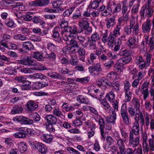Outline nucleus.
<instances>
[{
	"instance_id": "26",
	"label": "nucleus",
	"mask_w": 154,
	"mask_h": 154,
	"mask_svg": "<svg viewBox=\"0 0 154 154\" xmlns=\"http://www.w3.org/2000/svg\"><path fill=\"white\" fill-rule=\"evenodd\" d=\"M136 39L135 37L130 38L127 41V44L131 49H133L135 48V42Z\"/></svg>"
},
{
	"instance_id": "48",
	"label": "nucleus",
	"mask_w": 154,
	"mask_h": 154,
	"mask_svg": "<svg viewBox=\"0 0 154 154\" xmlns=\"http://www.w3.org/2000/svg\"><path fill=\"white\" fill-rule=\"evenodd\" d=\"M60 31V29L59 27H55L53 31V34L52 36L53 37L57 38L60 36V34L59 31Z\"/></svg>"
},
{
	"instance_id": "10",
	"label": "nucleus",
	"mask_w": 154,
	"mask_h": 154,
	"mask_svg": "<svg viewBox=\"0 0 154 154\" xmlns=\"http://www.w3.org/2000/svg\"><path fill=\"white\" fill-rule=\"evenodd\" d=\"M34 147L41 153L45 154L47 152V148L43 144L38 143L34 144Z\"/></svg>"
},
{
	"instance_id": "19",
	"label": "nucleus",
	"mask_w": 154,
	"mask_h": 154,
	"mask_svg": "<svg viewBox=\"0 0 154 154\" xmlns=\"http://www.w3.org/2000/svg\"><path fill=\"white\" fill-rule=\"evenodd\" d=\"M112 6V5H110L109 4H108L104 11L101 13V16L106 17L109 15L110 13L112 12L111 8Z\"/></svg>"
},
{
	"instance_id": "64",
	"label": "nucleus",
	"mask_w": 154,
	"mask_h": 154,
	"mask_svg": "<svg viewBox=\"0 0 154 154\" xmlns=\"http://www.w3.org/2000/svg\"><path fill=\"white\" fill-rule=\"evenodd\" d=\"M132 101L134 107L135 108H139L140 106V103L139 100L136 97H134Z\"/></svg>"
},
{
	"instance_id": "50",
	"label": "nucleus",
	"mask_w": 154,
	"mask_h": 154,
	"mask_svg": "<svg viewBox=\"0 0 154 154\" xmlns=\"http://www.w3.org/2000/svg\"><path fill=\"white\" fill-rule=\"evenodd\" d=\"M5 23L6 25L9 27H12L14 25V22L12 19H6Z\"/></svg>"
},
{
	"instance_id": "40",
	"label": "nucleus",
	"mask_w": 154,
	"mask_h": 154,
	"mask_svg": "<svg viewBox=\"0 0 154 154\" xmlns=\"http://www.w3.org/2000/svg\"><path fill=\"white\" fill-rule=\"evenodd\" d=\"M88 42L89 43V47L90 49L94 50L96 49V42H97L89 38Z\"/></svg>"
},
{
	"instance_id": "37",
	"label": "nucleus",
	"mask_w": 154,
	"mask_h": 154,
	"mask_svg": "<svg viewBox=\"0 0 154 154\" xmlns=\"http://www.w3.org/2000/svg\"><path fill=\"white\" fill-rule=\"evenodd\" d=\"M103 105L102 107L107 111H110L111 109V106L107 102V101L105 100H103L102 102Z\"/></svg>"
},
{
	"instance_id": "2",
	"label": "nucleus",
	"mask_w": 154,
	"mask_h": 154,
	"mask_svg": "<svg viewBox=\"0 0 154 154\" xmlns=\"http://www.w3.org/2000/svg\"><path fill=\"white\" fill-rule=\"evenodd\" d=\"M14 122H17L24 125H34V122L32 119L23 116H17L13 119Z\"/></svg>"
},
{
	"instance_id": "52",
	"label": "nucleus",
	"mask_w": 154,
	"mask_h": 154,
	"mask_svg": "<svg viewBox=\"0 0 154 154\" xmlns=\"http://www.w3.org/2000/svg\"><path fill=\"white\" fill-rule=\"evenodd\" d=\"M131 85L128 81H127L124 84V91L125 92H130Z\"/></svg>"
},
{
	"instance_id": "60",
	"label": "nucleus",
	"mask_w": 154,
	"mask_h": 154,
	"mask_svg": "<svg viewBox=\"0 0 154 154\" xmlns=\"http://www.w3.org/2000/svg\"><path fill=\"white\" fill-rule=\"evenodd\" d=\"M120 131L122 136L123 138L122 140H124V141H125L128 137L127 133H126L125 130L122 128L120 129Z\"/></svg>"
},
{
	"instance_id": "30",
	"label": "nucleus",
	"mask_w": 154,
	"mask_h": 154,
	"mask_svg": "<svg viewBox=\"0 0 154 154\" xmlns=\"http://www.w3.org/2000/svg\"><path fill=\"white\" fill-rule=\"evenodd\" d=\"M123 120V123L126 125L128 126L130 123L129 118L127 113L121 115Z\"/></svg>"
},
{
	"instance_id": "13",
	"label": "nucleus",
	"mask_w": 154,
	"mask_h": 154,
	"mask_svg": "<svg viewBox=\"0 0 154 154\" xmlns=\"http://www.w3.org/2000/svg\"><path fill=\"white\" fill-rule=\"evenodd\" d=\"M116 17L115 15H112L106 20V27L107 28L109 29L116 24Z\"/></svg>"
},
{
	"instance_id": "51",
	"label": "nucleus",
	"mask_w": 154,
	"mask_h": 154,
	"mask_svg": "<svg viewBox=\"0 0 154 154\" xmlns=\"http://www.w3.org/2000/svg\"><path fill=\"white\" fill-rule=\"evenodd\" d=\"M69 63L73 66L77 65L78 63L77 59L75 56H72L71 57L69 60Z\"/></svg>"
},
{
	"instance_id": "1",
	"label": "nucleus",
	"mask_w": 154,
	"mask_h": 154,
	"mask_svg": "<svg viewBox=\"0 0 154 154\" xmlns=\"http://www.w3.org/2000/svg\"><path fill=\"white\" fill-rule=\"evenodd\" d=\"M17 63L29 66H36L38 65L36 60H34L31 57L29 56L26 57L22 60H18Z\"/></svg>"
},
{
	"instance_id": "38",
	"label": "nucleus",
	"mask_w": 154,
	"mask_h": 154,
	"mask_svg": "<svg viewBox=\"0 0 154 154\" xmlns=\"http://www.w3.org/2000/svg\"><path fill=\"white\" fill-rule=\"evenodd\" d=\"M131 60V57L130 55L121 58L120 61L124 65L129 63Z\"/></svg>"
},
{
	"instance_id": "27",
	"label": "nucleus",
	"mask_w": 154,
	"mask_h": 154,
	"mask_svg": "<svg viewBox=\"0 0 154 154\" xmlns=\"http://www.w3.org/2000/svg\"><path fill=\"white\" fill-rule=\"evenodd\" d=\"M122 16L120 17L118 19V23L119 24H121L123 21H127L129 18L128 13H122Z\"/></svg>"
},
{
	"instance_id": "46",
	"label": "nucleus",
	"mask_w": 154,
	"mask_h": 154,
	"mask_svg": "<svg viewBox=\"0 0 154 154\" xmlns=\"http://www.w3.org/2000/svg\"><path fill=\"white\" fill-rule=\"evenodd\" d=\"M139 6V4L138 3H136L134 5L131 10V12L132 14H135L138 13Z\"/></svg>"
},
{
	"instance_id": "18",
	"label": "nucleus",
	"mask_w": 154,
	"mask_h": 154,
	"mask_svg": "<svg viewBox=\"0 0 154 154\" xmlns=\"http://www.w3.org/2000/svg\"><path fill=\"white\" fill-rule=\"evenodd\" d=\"M117 140V143L120 153L123 152V150H125V149L124 143L125 141H124V140H122L121 138L118 140Z\"/></svg>"
},
{
	"instance_id": "59",
	"label": "nucleus",
	"mask_w": 154,
	"mask_h": 154,
	"mask_svg": "<svg viewBox=\"0 0 154 154\" xmlns=\"http://www.w3.org/2000/svg\"><path fill=\"white\" fill-rule=\"evenodd\" d=\"M124 31L125 35H128L131 33V28L129 26H126L124 28Z\"/></svg>"
},
{
	"instance_id": "20",
	"label": "nucleus",
	"mask_w": 154,
	"mask_h": 154,
	"mask_svg": "<svg viewBox=\"0 0 154 154\" xmlns=\"http://www.w3.org/2000/svg\"><path fill=\"white\" fill-rule=\"evenodd\" d=\"M23 109L20 105H15L13 107L11 111V113L12 114L20 113L22 112Z\"/></svg>"
},
{
	"instance_id": "23",
	"label": "nucleus",
	"mask_w": 154,
	"mask_h": 154,
	"mask_svg": "<svg viewBox=\"0 0 154 154\" xmlns=\"http://www.w3.org/2000/svg\"><path fill=\"white\" fill-rule=\"evenodd\" d=\"M48 85V81L46 80L45 81L38 82L35 83V87L37 89H40L42 88L46 87Z\"/></svg>"
},
{
	"instance_id": "3",
	"label": "nucleus",
	"mask_w": 154,
	"mask_h": 154,
	"mask_svg": "<svg viewBox=\"0 0 154 154\" xmlns=\"http://www.w3.org/2000/svg\"><path fill=\"white\" fill-rule=\"evenodd\" d=\"M149 2L145 4L144 6L142 7L140 11V14L142 17H144L147 15V17H150L152 14L153 11L149 5Z\"/></svg>"
},
{
	"instance_id": "8",
	"label": "nucleus",
	"mask_w": 154,
	"mask_h": 154,
	"mask_svg": "<svg viewBox=\"0 0 154 154\" xmlns=\"http://www.w3.org/2000/svg\"><path fill=\"white\" fill-rule=\"evenodd\" d=\"M26 110L28 112L33 111L38 107V105L33 100L28 101L26 106Z\"/></svg>"
},
{
	"instance_id": "12",
	"label": "nucleus",
	"mask_w": 154,
	"mask_h": 154,
	"mask_svg": "<svg viewBox=\"0 0 154 154\" xmlns=\"http://www.w3.org/2000/svg\"><path fill=\"white\" fill-rule=\"evenodd\" d=\"M66 30L65 31L66 32L69 33L73 35H75V34H76L80 32L81 31L79 32L77 30V27L75 25L71 26H69L65 28Z\"/></svg>"
},
{
	"instance_id": "11",
	"label": "nucleus",
	"mask_w": 154,
	"mask_h": 154,
	"mask_svg": "<svg viewBox=\"0 0 154 154\" xmlns=\"http://www.w3.org/2000/svg\"><path fill=\"white\" fill-rule=\"evenodd\" d=\"M15 137L18 138H23L26 137V134L25 127H20L19 128L18 132L14 134Z\"/></svg>"
},
{
	"instance_id": "17",
	"label": "nucleus",
	"mask_w": 154,
	"mask_h": 154,
	"mask_svg": "<svg viewBox=\"0 0 154 154\" xmlns=\"http://www.w3.org/2000/svg\"><path fill=\"white\" fill-rule=\"evenodd\" d=\"M54 137L49 134H42L41 135V138L45 142L49 143L52 142Z\"/></svg>"
},
{
	"instance_id": "6",
	"label": "nucleus",
	"mask_w": 154,
	"mask_h": 154,
	"mask_svg": "<svg viewBox=\"0 0 154 154\" xmlns=\"http://www.w3.org/2000/svg\"><path fill=\"white\" fill-rule=\"evenodd\" d=\"M88 70L90 73H93L95 75H99L102 71L101 65L99 63H97L92 66L89 67Z\"/></svg>"
},
{
	"instance_id": "21",
	"label": "nucleus",
	"mask_w": 154,
	"mask_h": 154,
	"mask_svg": "<svg viewBox=\"0 0 154 154\" xmlns=\"http://www.w3.org/2000/svg\"><path fill=\"white\" fill-rule=\"evenodd\" d=\"M78 101L86 104H90V101L87 97L82 95H79L77 97Z\"/></svg>"
},
{
	"instance_id": "57",
	"label": "nucleus",
	"mask_w": 154,
	"mask_h": 154,
	"mask_svg": "<svg viewBox=\"0 0 154 154\" xmlns=\"http://www.w3.org/2000/svg\"><path fill=\"white\" fill-rule=\"evenodd\" d=\"M106 140V143L109 146L113 144L115 142L114 140L110 136H107Z\"/></svg>"
},
{
	"instance_id": "25",
	"label": "nucleus",
	"mask_w": 154,
	"mask_h": 154,
	"mask_svg": "<svg viewBox=\"0 0 154 154\" xmlns=\"http://www.w3.org/2000/svg\"><path fill=\"white\" fill-rule=\"evenodd\" d=\"M140 144V138L139 137H136L134 139L129 142V144L133 148L137 147Z\"/></svg>"
},
{
	"instance_id": "49",
	"label": "nucleus",
	"mask_w": 154,
	"mask_h": 154,
	"mask_svg": "<svg viewBox=\"0 0 154 154\" xmlns=\"http://www.w3.org/2000/svg\"><path fill=\"white\" fill-rule=\"evenodd\" d=\"M25 130L26 134V136H32L33 135L35 134V132L32 129L25 127Z\"/></svg>"
},
{
	"instance_id": "56",
	"label": "nucleus",
	"mask_w": 154,
	"mask_h": 154,
	"mask_svg": "<svg viewBox=\"0 0 154 154\" xmlns=\"http://www.w3.org/2000/svg\"><path fill=\"white\" fill-rule=\"evenodd\" d=\"M73 37L75 38H78L79 42L81 44L83 43L85 39L84 37L82 36H79L77 34H75V35H73Z\"/></svg>"
},
{
	"instance_id": "63",
	"label": "nucleus",
	"mask_w": 154,
	"mask_h": 154,
	"mask_svg": "<svg viewBox=\"0 0 154 154\" xmlns=\"http://www.w3.org/2000/svg\"><path fill=\"white\" fill-rule=\"evenodd\" d=\"M53 114L54 116L57 117H61V116H63L61 112L58 109H54L53 110Z\"/></svg>"
},
{
	"instance_id": "53",
	"label": "nucleus",
	"mask_w": 154,
	"mask_h": 154,
	"mask_svg": "<svg viewBox=\"0 0 154 154\" xmlns=\"http://www.w3.org/2000/svg\"><path fill=\"white\" fill-rule=\"evenodd\" d=\"M104 149L107 151L112 152L113 153H116L117 151V149L115 146H112L110 147H106V146L104 148Z\"/></svg>"
},
{
	"instance_id": "14",
	"label": "nucleus",
	"mask_w": 154,
	"mask_h": 154,
	"mask_svg": "<svg viewBox=\"0 0 154 154\" xmlns=\"http://www.w3.org/2000/svg\"><path fill=\"white\" fill-rule=\"evenodd\" d=\"M48 124L55 125L57 123V118L52 115H48L45 117Z\"/></svg>"
},
{
	"instance_id": "24",
	"label": "nucleus",
	"mask_w": 154,
	"mask_h": 154,
	"mask_svg": "<svg viewBox=\"0 0 154 154\" xmlns=\"http://www.w3.org/2000/svg\"><path fill=\"white\" fill-rule=\"evenodd\" d=\"M32 56L33 57L38 60L42 61L44 60V57L41 53L38 52L36 51L32 53Z\"/></svg>"
},
{
	"instance_id": "33",
	"label": "nucleus",
	"mask_w": 154,
	"mask_h": 154,
	"mask_svg": "<svg viewBox=\"0 0 154 154\" xmlns=\"http://www.w3.org/2000/svg\"><path fill=\"white\" fill-rule=\"evenodd\" d=\"M120 85L115 81H113L111 87H112V90L113 91L118 92L120 90Z\"/></svg>"
},
{
	"instance_id": "54",
	"label": "nucleus",
	"mask_w": 154,
	"mask_h": 154,
	"mask_svg": "<svg viewBox=\"0 0 154 154\" xmlns=\"http://www.w3.org/2000/svg\"><path fill=\"white\" fill-rule=\"evenodd\" d=\"M118 55H119L120 56L125 57L130 55V54L129 53V51L125 49L124 50L120 51L118 53Z\"/></svg>"
},
{
	"instance_id": "55",
	"label": "nucleus",
	"mask_w": 154,
	"mask_h": 154,
	"mask_svg": "<svg viewBox=\"0 0 154 154\" xmlns=\"http://www.w3.org/2000/svg\"><path fill=\"white\" fill-rule=\"evenodd\" d=\"M113 64L114 62L112 60H110L103 64L104 66L107 69H109L112 67Z\"/></svg>"
},
{
	"instance_id": "44",
	"label": "nucleus",
	"mask_w": 154,
	"mask_h": 154,
	"mask_svg": "<svg viewBox=\"0 0 154 154\" xmlns=\"http://www.w3.org/2000/svg\"><path fill=\"white\" fill-rule=\"evenodd\" d=\"M74 8H71L66 10L63 13V15L64 17H69L72 13Z\"/></svg>"
},
{
	"instance_id": "28",
	"label": "nucleus",
	"mask_w": 154,
	"mask_h": 154,
	"mask_svg": "<svg viewBox=\"0 0 154 154\" xmlns=\"http://www.w3.org/2000/svg\"><path fill=\"white\" fill-rule=\"evenodd\" d=\"M124 67V64L121 62H117L114 66L115 70L117 72L121 71Z\"/></svg>"
},
{
	"instance_id": "16",
	"label": "nucleus",
	"mask_w": 154,
	"mask_h": 154,
	"mask_svg": "<svg viewBox=\"0 0 154 154\" xmlns=\"http://www.w3.org/2000/svg\"><path fill=\"white\" fill-rule=\"evenodd\" d=\"M49 3V0H36L33 2L32 4L36 6H43L48 5Z\"/></svg>"
},
{
	"instance_id": "47",
	"label": "nucleus",
	"mask_w": 154,
	"mask_h": 154,
	"mask_svg": "<svg viewBox=\"0 0 154 154\" xmlns=\"http://www.w3.org/2000/svg\"><path fill=\"white\" fill-rule=\"evenodd\" d=\"M89 39L97 42L100 39V36L97 32H94L92 34Z\"/></svg>"
},
{
	"instance_id": "32",
	"label": "nucleus",
	"mask_w": 154,
	"mask_h": 154,
	"mask_svg": "<svg viewBox=\"0 0 154 154\" xmlns=\"http://www.w3.org/2000/svg\"><path fill=\"white\" fill-rule=\"evenodd\" d=\"M116 36L110 34L108 38V43L109 45L112 47L114 45V42L116 38Z\"/></svg>"
},
{
	"instance_id": "36",
	"label": "nucleus",
	"mask_w": 154,
	"mask_h": 154,
	"mask_svg": "<svg viewBox=\"0 0 154 154\" xmlns=\"http://www.w3.org/2000/svg\"><path fill=\"white\" fill-rule=\"evenodd\" d=\"M14 38L15 39L19 40L21 41H23L26 40L28 37L25 35H23L22 34H18L14 35Z\"/></svg>"
},
{
	"instance_id": "61",
	"label": "nucleus",
	"mask_w": 154,
	"mask_h": 154,
	"mask_svg": "<svg viewBox=\"0 0 154 154\" xmlns=\"http://www.w3.org/2000/svg\"><path fill=\"white\" fill-rule=\"evenodd\" d=\"M53 124H48L46 125V130L50 132H53L55 131V128L53 126Z\"/></svg>"
},
{
	"instance_id": "5",
	"label": "nucleus",
	"mask_w": 154,
	"mask_h": 154,
	"mask_svg": "<svg viewBox=\"0 0 154 154\" xmlns=\"http://www.w3.org/2000/svg\"><path fill=\"white\" fill-rule=\"evenodd\" d=\"M121 154H143L142 149L141 146L138 147L137 148L134 149V150L131 148L125 149L123 152Z\"/></svg>"
},
{
	"instance_id": "29",
	"label": "nucleus",
	"mask_w": 154,
	"mask_h": 154,
	"mask_svg": "<svg viewBox=\"0 0 154 154\" xmlns=\"http://www.w3.org/2000/svg\"><path fill=\"white\" fill-rule=\"evenodd\" d=\"M78 25L81 29H83L89 25L88 21L85 19H81L78 23Z\"/></svg>"
},
{
	"instance_id": "9",
	"label": "nucleus",
	"mask_w": 154,
	"mask_h": 154,
	"mask_svg": "<svg viewBox=\"0 0 154 154\" xmlns=\"http://www.w3.org/2000/svg\"><path fill=\"white\" fill-rule=\"evenodd\" d=\"M110 116L106 118V121L107 123L113 125L116 119V113L114 109H112L109 112Z\"/></svg>"
},
{
	"instance_id": "45",
	"label": "nucleus",
	"mask_w": 154,
	"mask_h": 154,
	"mask_svg": "<svg viewBox=\"0 0 154 154\" xmlns=\"http://www.w3.org/2000/svg\"><path fill=\"white\" fill-rule=\"evenodd\" d=\"M97 117L99 118V120H97L96 121L99 122L100 125V130L104 129L105 127L104 122L103 119L101 118L100 116H97Z\"/></svg>"
},
{
	"instance_id": "34",
	"label": "nucleus",
	"mask_w": 154,
	"mask_h": 154,
	"mask_svg": "<svg viewBox=\"0 0 154 154\" xmlns=\"http://www.w3.org/2000/svg\"><path fill=\"white\" fill-rule=\"evenodd\" d=\"M90 80V77L89 76H86L84 78H76L75 80L77 82L82 84H85L88 83Z\"/></svg>"
},
{
	"instance_id": "39",
	"label": "nucleus",
	"mask_w": 154,
	"mask_h": 154,
	"mask_svg": "<svg viewBox=\"0 0 154 154\" xmlns=\"http://www.w3.org/2000/svg\"><path fill=\"white\" fill-rule=\"evenodd\" d=\"M51 78H53L55 79L61 80H64L65 78L62 75L60 74L55 72H52Z\"/></svg>"
},
{
	"instance_id": "22",
	"label": "nucleus",
	"mask_w": 154,
	"mask_h": 154,
	"mask_svg": "<svg viewBox=\"0 0 154 154\" xmlns=\"http://www.w3.org/2000/svg\"><path fill=\"white\" fill-rule=\"evenodd\" d=\"M23 48L25 50H29L33 49L34 46L31 42L28 41L23 43L22 44Z\"/></svg>"
},
{
	"instance_id": "43",
	"label": "nucleus",
	"mask_w": 154,
	"mask_h": 154,
	"mask_svg": "<svg viewBox=\"0 0 154 154\" xmlns=\"http://www.w3.org/2000/svg\"><path fill=\"white\" fill-rule=\"evenodd\" d=\"M68 45L71 46V48H78L79 47V44L78 42L74 39L71 40Z\"/></svg>"
},
{
	"instance_id": "15",
	"label": "nucleus",
	"mask_w": 154,
	"mask_h": 154,
	"mask_svg": "<svg viewBox=\"0 0 154 154\" xmlns=\"http://www.w3.org/2000/svg\"><path fill=\"white\" fill-rule=\"evenodd\" d=\"M151 25V20L149 19H147L146 21L142 25V29L143 32L148 33L150 29Z\"/></svg>"
},
{
	"instance_id": "7",
	"label": "nucleus",
	"mask_w": 154,
	"mask_h": 154,
	"mask_svg": "<svg viewBox=\"0 0 154 154\" xmlns=\"http://www.w3.org/2000/svg\"><path fill=\"white\" fill-rule=\"evenodd\" d=\"M139 118L136 116L135 118V122L133 123L132 128L131 131L134 133V134L138 135L140 134V124L139 123Z\"/></svg>"
},
{
	"instance_id": "35",
	"label": "nucleus",
	"mask_w": 154,
	"mask_h": 154,
	"mask_svg": "<svg viewBox=\"0 0 154 154\" xmlns=\"http://www.w3.org/2000/svg\"><path fill=\"white\" fill-rule=\"evenodd\" d=\"M27 149V146L26 143H20L18 145V151L21 153L24 152Z\"/></svg>"
},
{
	"instance_id": "4",
	"label": "nucleus",
	"mask_w": 154,
	"mask_h": 154,
	"mask_svg": "<svg viewBox=\"0 0 154 154\" xmlns=\"http://www.w3.org/2000/svg\"><path fill=\"white\" fill-rule=\"evenodd\" d=\"M149 146L147 142L142 143V146L144 152L148 153L149 150L152 151H154V144L153 140L150 138L149 140Z\"/></svg>"
},
{
	"instance_id": "42",
	"label": "nucleus",
	"mask_w": 154,
	"mask_h": 154,
	"mask_svg": "<svg viewBox=\"0 0 154 154\" xmlns=\"http://www.w3.org/2000/svg\"><path fill=\"white\" fill-rule=\"evenodd\" d=\"M32 119L34 122V123L38 122L41 119L39 115L37 112L33 113L31 114Z\"/></svg>"
},
{
	"instance_id": "58",
	"label": "nucleus",
	"mask_w": 154,
	"mask_h": 154,
	"mask_svg": "<svg viewBox=\"0 0 154 154\" xmlns=\"http://www.w3.org/2000/svg\"><path fill=\"white\" fill-rule=\"evenodd\" d=\"M32 32L35 33L39 34L40 35L43 36L44 35H45L46 33L45 32V31H43V33H42V32H41V29L38 27L34 28L32 29Z\"/></svg>"
},
{
	"instance_id": "31",
	"label": "nucleus",
	"mask_w": 154,
	"mask_h": 154,
	"mask_svg": "<svg viewBox=\"0 0 154 154\" xmlns=\"http://www.w3.org/2000/svg\"><path fill=\"white\" fill-rule=\"evenodd\" d=\"M30 85L31 82L27 80L26 79L22 83V90H25L30 89L31 88Z\"/></svg>"
},
{
	"instance_id": "41",
	"label": "nucleus",
	"mask_w": 154,
	"mask_h": 154,
	"mask_svg": "<svg viewBox=\"0 0 154 154\" xmlns=\"http://www.w3.org/2000/svg\"><path fill=\"white\" fill-rule=\"evenodd\" d=\"M45 57L48 60L51 61H53L56 57V54L54 52H51L49 54L46 53Z\"/></svg>"
},
{
	"instance_id": "62",
	"label": "nucleus",
	"mask_w": 154,
	"mask_h": 154,
	"mask_svg": "<svg viewBox=\"0 0 154 154\" xmlns=\"http://www.w3.org/2000/svg\"><path fill=\"white\" fill-rule=\"evenodd\" d=\"M68 22L65 20H63L61 21L60 23V27L61 29H63L64 31L66 30V28L68 26Z\"/></svg>"
}]
</instances>
